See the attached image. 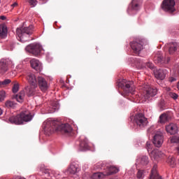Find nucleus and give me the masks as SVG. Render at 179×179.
Instances as JSON below:
<instances>
[{"label": "nucleus", "mask_w": 179, "mask_h": 179, "mask_svg": "<svg viewBox=\"0 0 179 179\" xmlns=\"http://www.w3.org/2000/svg\"><path fill=\"white\" fill-rule=\"evenodd\" d=\"M43 126L44 131L48 136L54 132H60L65 136H71L73 134V128L69 124H61L57 120H48L44 122Z\"/></svg>", "instance_id": "1"}, {"label": "nucleus", "mask_w": 179, "mask_h": 179, "mask_svg": "<svg viewBox=\"0 0 179 179\" xmlns=\"http://www.w3.org/2000/svg\"><path fill=\"white\" fill-rule=\"evenodd\" d=\"M32 117L28 110H23L16 116H11L9 118V122L11 124H22L23 122H28L31 120Z\"/></svg>", "instance_id": "2"}, {"label": "nucleus", "mask_w": 179, "mask_h": 179, "mask_svg": "<svg viewBox=\"0 0 179 179\" xmlns=\"http://www.w3.org/2000/svg\"><path fill=\"white\" fill-rule=\"evenodd\" d=\"M139 90H141L145 100L154 97L157 94V89L152 87L149 84H143Z\"/></svg>", "instance_id": "3"}, {"label": "nucleus", "mask_w": 179, "mask_h": 179, "mask_svg": "<svg viewBox=\"0 0 179 179\" xmlns=\"http://www.w3.org/2000/svg\"><path fill=\"white\" fill-rule=\"evenodd\" d=\"M118 87L123 90L125 94H131L132 96L135 94V89L133 87L132 81L123 80L118 83Z\"/></svg>", "instance_id": "4"}, {"label": "nucleus", "mask_w": 179, "mask_h": 179, "mask_svg": "<svg viewBox=\"0 0 179 179\" xmlns=\"http://www.w3.org/2000/svg\"><path fill=\"white\" fill-rule=\"evenodd\" d=\"M17 35L20 38L21 42H26L30 41V39H23L25 35H31L33 33V26L30 25L28 27H22L20 29H17Z\"/></svg>", "instance_id": "5"}, {"label": "nucleus", "mask_w": 179, "mask_h": 179, "mask_svg": "<svg viewBox=\"0 0 179 179\" xmlns=\"http://www.w3.org/2000/svg\"><path fill=\"white\" fill-rule=\"evenodd\" d=\"M134 122L136 126L140 129L145 128L148 124V118L141 113L136 114Z\"/></svg>", "instance_id": "6"}, {"label": "nucleus", "mask_w": 179, "mask_h": 179, "mask_svg": "<svg viewBox=\"0 0 179 179\" xmlns=\"http://www.w3.org/2000/svg\"><path fill=\"white\" fill-rule=\"evenodd\" d=\"M176 1L175 0H164L161 8L163 10L173 13L176 11Z\"/></svg>", "instance_id": "7"}, {"label": "nucleus", "mask_w": 179, "mask_h": 179, "mask_svg": "<svg viewBox=\"0 0 179 179\" xmlns=\"http://www.w3.org/2000/svg\"><path fill=\"white\" fill-rule=\"evenodd\" d=\"M153 60L155 63L164 66L165 64H168L170 62L171 58L169 57L166 58L162 52H157L156 54H155Z\"/></svg>", "instance_id": "8"}, {"label": "nucleus", "mask_w": 179, "mask_h": 179, "mask_svg": "<svg viewBox=\"0 0 179 179\" xmlns=\"http://www.w3.org/2000/svg\"><path fill=\"white\" fill-rule=\"evenodd\" d=\"M42 46L38 43H31L25 48V50L34 56H38L42 50Z\"/></svg>", "instance_id": "9"}, {"label": "nucleus", "mask_w": 179, "mask_h": 179, "mask_svg": "<svg viewBox=\"0 0 179 179\" xmlns=\"http://www.w3.org/2000/svg\"><path fill=\"white\" fill-rule=\"evenodd\" d=\"M12 62L8 59H1V61H0V75H3L4 73H6V72H8V66Z\"/></svg>", "instance_id": "10"}, {"label": "nucleus", "mask_w": 179, "mask_h": 179, "mask_svg": "<svg viewBox=\"0 0 179 179\" xmlns=\"http://www.w3.org/2000/svg\"><path fill=\"white\" fill-rule=\"evenodd\" d=\"M163 143H164L163 133L160 131L157 132L155 134V136H154L153 144L156 147L159 148L162 145Z\"/></svg>", "instance_id": "11"}, {"label": "nucleus", "mask_w": 179, "mask_h": 179, "mask_svg": "<svg viewBox=\"0 0 179 179\" xmlns=\"http://www.w3.org/2000/svg\"><path fill=\"white\" fill-rule=\"evenodd\" d=\"M130 46L135 53H139L143 49V42L141 41H134L130 43Z\"/></svg>", "instance_id": "12"}, {"label": "nucleus", "mask_w": 179, "mask_h": 179, "mask_svg": "<svg viewBox=\"0 0 179 179\" xmlns=\"http://www.w3.org/2000/svg\"><path fill=\"white\" fill-rule=\"evenodd\" d=\"M37 83L38 85L39 89L45 92L48 90V84L47 80L42 76H38L37 79Z\"/></svg>", "instance_id": "13"}, {"label": "nucleus", "mask_w": 179, "mask_h": 179, "mask_svg": "<svg viewBox=\"0 0 179 179\" xmlns=\"http://www.w3.org/2000/svg\"><path fill=\"white\" fill-rule=\"evenodd\" d=\"M169 71L166 69H159L154 72L155 77L159 80L166 79Z\"/></svg>", "instance_id": "14"}, {"label": "nucleus", "mask_w": 179, "mask_h": 179, "mask_svg": "<svg viewBox=\"0 0 179 179\" xmlns=\"http://www.w3.org/2000/svg\"><path fill=\"white\" fill-rule=\"evenodd\" d=\"M90 150L88 139L85 136H80V150L86 151Z\"/></svg>", "instance_id": "15"}, {"label": "nucleus", "mask_w": 179, "mask_h": 179, "mask_svg": "<svg viewBox=\"0 0 179 179\" xmlns=\"http://www.w3.org/2000/svg\"><path fill=\"white\" fill-rule=\"evenodd\" d=\"M27 80L29 82V83L32 86V87H37V82L38 80L36 78V76L34 73L31 72H29L27 73Z\"/></svg>", "instance_id": "16"}, {"label": "nucleus", "mask_w": 179, "mask_h": 179, "mask_svg": "<svg viewBox=\"0 0 179 179\" xmlns=\"http://www.w3.org/2000/svg\"><path fill=\"white\" fill-rule=\"evenodd\" d=\"M31 68L37 72H41L43 69L42 64L36 59H32L30 61Z\"/></svg>", "instance_id": "17"}, {"label": "nucleus", "mask_w": 179, "mask_h": 179, "mask_svg": "<svg viewBox=\"0 0 179 179\" xmlns=\"http://www.w3.org/2000/svg\"><path fill=\"white\" fill-rule=\"evenodd\" d=\"M149 157L147 155H141L136 159V164L145 166L149 164Z\"/></svg>", "instance_id": "18"}, {"label": "nucleus", "mask_w": 179, "mask_h": 179, "mask_svg": "<svg viewBox=\"0 0 179 179\" xmlns=\"http://www.w3.org/2000/svg\"><path fill=\"white\" fill-rule=\"evenodd\" d=\"M150 156L152 159L155 160H158L159 158H162L165 156L164 153H162V151L155 149L150 152Z\"/></svg>", "instance_id": "19"}, {"label": "nucleus", "mask_w": 179, "mask_h": 179, "mask_svg": "<svg viewBox=\"0 0 179 179\" xmlns=\"http://www.w3.org/2000/svg\"><path fill=\"white\" fill-rule=\"evenodd\" d=\"M166 130L167 133L171 135H175L178 131V128L177 127V124L174 123H171L166 127Z\"/></svg>", "instance_id": "20"}, {"label": "nucleus", "mask_w": 179, "mask_h": 179, "mask_svg": "<svg viewBox=\"0 0 179 179\" xmlns=\"http://www.w3.org/2000/svg\"><path fill=\"white\" fill-rule=\"evenodd\" d=\"M104 171V175L106 176H111L113 174L117 173L119 172L118 168H116V166H106Z\"/></svg>", "instance_id": "21"}, {"label": "nucleus", "mask_w": 179, "mask_h": 179, "mask_svg": "<svg viewBox=\"0 0 179 179\" xmlns=\"http://www.w3.org/2000/svg\"><path fill=\"white\" fill-rule=\"evenodd\" d=\"M157 169V165H154L150 175V179H162V176H160V175L158 173Z\"/></svg>", "instance_id": "22"}, {"label": "nucleus", "mask_w": 179, "mask_h": 179, "mask_svg": "<svg viewBox=\"0 0 179 179\" xmlns=\"http://www.w3.org/2000/svg\"><path fill=\"white\" fill-rule=\"evenodd\" d=\"M177 49H178V43H171L169 44V53L170 55H176L177 52Z\"/></svg>", "instance_id": "23"}, {"label": "nucleus", "mask_w": 179, "mask_h": 179, "mask_svg": "<svg viewBox=\"0 0 179 179\" xmlns=\"http://www.w3.org/2000/svg\"><path fill=\"white\" fill-rule=\"evenodd\" d=\"M59 108V103L57 101H52L50 103V107L48 110L49 113H54Z\"/></svg>", "instance_id": "24"}, {"label": "nucleus", "mask_w": 179, "mask_h": 179, "mask_svg": "<svg viewBox=\"0 0 179 179\" xmlns=\"http://www.w3.org/2000/svg\"><path fill=\"white\" fill-rule=\"evenodd\" d=\"M138 66H139V68H141V69H144L149 68V69H154L155 68V65L152 62H139Z\"/></svg>", "instance_id": "25"}, {"label": "nucleus", "mask_w": 179, "mask_h": 179, "mask_svg": "<svg viewBox=\"0 0 179 179\" xmlns=\"http://www.w3.org/2000/svg\"><path fill=\"white\" fill-rule=\"evenodd\" d=\"M171 119V116L170 115V114L168 113H163L159 116V122L161 124H165L167 122H169Z\"/></svg>", "instance_id": "26"}, {"label": "nucleus", "mask_w": 179, "mask_h": 179, "mask_svg": "<svg viewBox=\"0 0 179 179\" xmlns=\"http://www.w3.org/2000/svg\"><path fill=\"white\" fill-rule=\"evenodd\" d=\"M8 36V27L6 24H0V37L5 38Z\"/></svg>", "instance_id": "27"}, {"label": "nucleus", "mask_w": 179, "mask_h": 179, "mask_svg": "<svg viewBox=\"0 0 179 179\" xmlns=\"http://www.w3.org/2000/svg\"><path fill=\"white\" fill-rule=\"evenodd\" d=\"M79 171L80 169L78 168V165H74L73 164H72L70 168H69L67 173L71 175H74L77 173Z\"/></svg>", "instance_id": "28"}, {"label": "nucleus", "mask_w": 179, "mask_h": 179, "mask_svg": "<svg viewBox=\"0 0 179 179\" xmlns=\"http://www.w3.org/2000/svg\"><path fill=\"white\" fill-rule=\"evenodd\" d=\"M36 86H29L27 87L26 92L28 96H32L36 94Z\"/></svg>", "instance_id": "29"}, {"label": "nucleus", "mask_w": 179, "mask_h": 179, "mask_svg": "<svg viewBox=\"0 0 179 179\" xmlns=\"http://www.w3.org/2000/svg\"><path fill=\"white\" fill-rule=\"evenodd\" d=\"M25 96L24 91H21L19 94H16L15 99L19 103H22Z\"/></svg>", "instance_id": "30"}, {"label": "nucleus", "mask_w": 179, "mask_h": 179, "mask_svg": "<svg viewBox=\"0 0 179 179\" xmlns=\"http://www.w3.org/2000/svg\"><path fill=\"white\" fill-rule=\"evenodd\" d=\"M129 7L132 10H138L140 9V5L137 0H133Z\"/></svg>", "instance_id": "31"}, {"label": "nucleus", "mask_w": 179, "mask_h": 179, "mask_svg": "<svg viewBox=\"0 0 179 179\" xmlns=\"http://www.w3.org/2000/svg\"><path fill=\"white\" fill-rule=\"evenodd\" d=\"M106 176L105 172H96L92 175V179H101Z\"/></svg>", "instance_id": "32"}, {"label": "nucleus", "mask_w": 179, "mask_h": 179, "mask_svg": "<svg viewBox=\"0 0 179 179\" xmlns=\"http://www.w3.org/2000/svg\"><path fill=\"white\" fill-rule=\"evenodd\" d=\"M167 163L171 167L174 168L176 166V158L172 156H169L167 159Z\"/></svg>", "instance_id": "33"}, {"label": "nucleus", "mask_w": 179, "mask_h": 179, "mask_svg": "<svg viewBox=\"0 0 179 179\" xmlns=\"http://www.w3.org/2000/svg\"><path fill=\"white\" fill-rule=\"evenodd\" d=\"M145 177V171L139 169L136 173L137 179H143Z\"/></svg>", "instance_id": "34"}, {"label": "nucleus", "mask_w": 179, "mask_h": 179, "mask_svg": "<svg viewBox=\"0 0 179 179\" xmlns=\"http://www.w3.org/2000/svg\"><path fill=\"white\" fill-rule=\"evenodd\" d=\"M10 83V80L9 79H6L3 81H0V87L3 88L6 87V85H9Z\"/></svg>", "instance_id": "35"}, {"label": "nucleus", "mask_w": 179, "mask_h": 179, "mask_svg": "<svg viewBox=\"0 0 179 179\" xmlns=\"http://www.w3.org/2000/svg\"><path fill=\"white\" fill-rule=\"evenodd\" d=\"M5 98H6V94L5 93V91H0V102L5 101Z\"/></svg>", "instance_id": "36"}, {"label": "nucleus", "mask_w": 179, "mask_h": 179, "mask_svg": "<svg viewBox=\"0 0 179 179\" xmlns=\"http://www.w3.org/2000/svg\"><path fill=\"white\" fill-rule=\"evenodd\" d=\"M5 106L8 108H14L15 103L11 101H7L5 103Z\"/></svg>", "instance_id": "37"}, {"label": "nucleus", "mask_w": 179, "mask_h": 179, "mask_svg": "<svg viewBox=\"0 0 179 179\" xmlns=\"http://www.w3.org/2000/svg\"><path fill=\"white\" fill-rule=\"evenodd\" d=\"M165 106H166V101L164 99H161L159 106L161 110H164L165 109Z\"/></svg>", "instance_id": "38"}, {"label": "nucleus", "mask_w": 179, "mask_h": 179, "mask_svg": "<svg viewBox=\"0 0 179 179\" xmlns=\"http://www.w3.org/2000/svg\"><path fill=\"white\" fill-rule=\"evenodd\" d=\"M171 143H179V137L178 136H172L171 138Z\"/></svg>", "instance_id": "39"}, {"label": "nucleus", "mask_w": 179, "mask_h": 179, "mask_svg": "<svg viewBox=\"0 0 179 179\" xmlns=\"http://www.w3.org/2000/svg\"><path fill=\"white\" fill-rule=\"evenodd\" d=\"M146 149L149 155L152 152V144L150 142L146 143Z\"/></svg>", "instance_id": "40"}, {"label": "nucleus", "mask_w": 179, "mask_h": 179, "mask_svg": "<svg viewBox=\"0 0 179 179\" xmlns=\"http://www.w3.org/2000/svg\"><path fill=\"white\" fill-rule=\"evenodd\" d=\"M169 95L173 100H177L178 99V94L175 92H169Z\"/></svg>", "instance_id": "41"}, {"label": "nucleus", "mask_w": 179, "mask_h": 179, "mask_svg": "<svg viewBox=\"0 0 179 179\" xmlns=\"http://www.w3.org/2000/svg\"><path fill=\"white\" fill-rule=\"evenodd\" d=\"M19 90V85L18 84H14L13 87V92L14 94L17 93Z\"/></svg>", "instance_id": "42"}, {"label": "nucleus", "mask_w": 179, "mask_h": 179, "mask_svg": "<svg viewBox=\"0 0 179 179\" xmlns=\"http://www.w3.org/2000/svg\"><path fill=\"white\" fill-rule=\"evenodd\" d=\"M29 3L31 7H34L37 4V1L36 0H29Z\"/></svg>", "instance_id": "43"}, {"label": "nucleus", "mask_w": 179, "mask_h": 179, "mask_svg": "<svg viewBox=\"0 0 179 179\" xmlns=\"http://www.w3.org/2000/svg\"><path fill=\"white\" fill-rule=\"evenodd\" d=\"M177 79L175 77H170L169 78V82H176Z\"/></svg>", "instance_id": "44"}, {"label": "nucleus", "mask_w": 179, "mask_h": 179, "mask_svg": "<svg viewBox=\"0 0 179 179\" xmlns=\"http://www.w3.org/2000/svg\"><path fill=\"white\" fill-rule=\"evenodd\" d=\"M152 133V127H150L148 129V134H151Z\"/></svg>", "instance_id": "45"}, {"label": "nucleus", "mask_w": 179, "mask_h": 179, "mask_svg": "<svg viewBox=\"0 0 179 179\" xmlns=\"http://www.w3.org/2000/svg\"><path fill=\"white\" fill-rule=\"evenodd\" d=\"M0 19L2 20H6V17H5V16H1V17H0Z\"/></svg>", "instance_id": "46"}, {"label": "nucleus", "mask_w": 179, "mask_h": 179, "mask_svg": "<svg viewBox=\"0 0 179 179\" xmlns=\"http://www.w3.org/2000/svg\"><path fill=\"white\" fill-rule=\"evenodd\" d=\"M17 6V3H14L13 4L11 5V6H12L13 8L16 7Z\"/></svg>", "instance_id": "47"}, {"label": "nucleus", "mask_w": 179, "mask_h": 179, "mask_svg": "<svg viewBox=\"0 0 179 179\" xmlns=\"http://www.w3.org/2000/svg\"><path fill=\"white\" fill-rule=\"evenodd\" d=\"M2 113H3L2 109L0 108V115H1Z\"/></svg>", "instance_id": "48"}, {"label": "nucleus", "mask_w": 179, "mask_h": 179, "mask_svg": "<svg viewBox=\"0 0 179 179\" xmlns=\"http://www.w3.org/2000/svg\"><path fill=\"white\" fill-rule=\"evenodd\" d=\"M177 150H178V155H179V145L177 147Z\"/></svg>", "instance_id": "49"}, {"label": "nucleus", "mask_w": 179, "mask_h": 179, "mask_svg": "<svg viewBox=\"0 0 179 179\" xmlns=\"http://www.w3.org/2000/svg\"><path fill=\"white\" fill-rule=\"evenodd\" d=\"M138 98V95H136V99H137Z\"/></svg>", "instance_id": "50"}, {"label": "nucleus", "mask_w": 179, "mask_h": 179, "mask_svg": "<svg viewBox=\"0 0 179 179\" xmlns=\"http://www.w3.org/2000/svg\"><path fill=\"white\" fill-rule=\"evenodd\" d=\"M138 39H145V38H138Z\"/></svg>", "instance_id": "51"}, {"label": "nucleus", "mask_w": 179, "mask_h": 179, "mask_svg": "<svg viewBox=\"0 0 179 179\" xmlns=\"http://www.w3.org/2000/svg\"><path fill=\"white\" fill-rule=\"evenodd\" d=\"M0 4H1V0H0Z\"/></svg>", "instance_id": "52"}]
</instances>
